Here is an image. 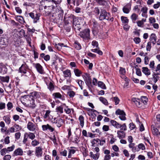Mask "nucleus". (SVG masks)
<instances>
[{"mask_svg":"<svg viewBox=\"0 0 160 160\" xmlns=\"http://www.w3.org/2000/svg\"><path fill=\"white\" fill-rule=\"evenodd\" d=\"M41 3H43V7L45 10L43 14L44 16H48L54 22H58L56 17L58 15L59 19H62L63 14V11L60 7H58L52 5V1L50 0H44Z\"/></svg>","mask_w":160,"mask_h":160,"instance_id":"obj_1","label":"nucleus"},{"mask_svg":"<svg viewBox=\"0 0 160 160\" xmlns=\"http://www.w3.org/2000/svg\"><path fill=\"white\" fill-rule=\"evenodd\" d=\"M73 27L76 32L80 31L83 25L81 19L75 18L73 19Z\"/></svg>","mask_w":160,"mask_h":160,"instance_id":"obj_2","label":"nucleus"},{"mask_svg":"<svg viewBox=\"0 0 160 160\" xmlns=\"http://www.w3.org/2000/svg\"><path fill=\"white\" fill-rule=\"evenodd\" d=\"M26 15L27 17H30L32 19L33 22L34 23L39 22V21L40 14L36 11H33L26 13Z\"/></svg>","mask_w":160,"mask_h":160,"instance_id":"obj_3","label":"nucleus"},{"mask_svg":"<svg viewBox=\"0 0 160 160\" xmlns=\"http://www.w3.org/2000/svg\"><path fill=\"white\" fill-rule=\"evenodd\" d=\"M28 69L29 67L25 62H24L19 68L18 71L21 73L26 74L25 75L26 76H28L30 75V72L28 71Z\"/></svg>","mask_w":160,"mask_h":160,"instance_id":"obj_4","label":"nucleus"},{"mask_svg":"<svg viewBox=\"0 0 160 160\" xmlns=\"http://www.w3.org/2000/svg\"><path fill=\"white\" fill-rule=\"evenodd\" d=\"M110 17V14L109 12H107L104 9H101L99 18L100 20L102 21L105 19L108 20Z\"/></svg>","mask_w":160,"mask_h":160,"instance_id":"obj_5","label":"nucleus"},{"mask_svg":"<svg viewBox=\"0 0 160 160\" xmlns=\"http://www.w3.org/2000/svg\"><path fill=\"white\" fill-rule=\"evenodd\" d=\"M26 98V99L28 100V101L27 102V103L23 102L22 101L23 104L24 105H27L29 107L31 108H34L36 106V105L35 103V101L34 99L32 97H29L28 96Z\"/></svg>","mask_w":160,"mask_h":160,"instance_id":"obj_6","label":"nucleus"},{"mask_svg":"<svg viewBox=\"0 0 160 160\" xmlns=\"http://www.w3.org/2000/svg\"><path fill=\"white\" fill-rule=\"evenodd\" d=\"M35 138V134L31 132H25L24 135V138L22 141V143L24 144H25L28 141V138L33 140Z\"/></svg>","mask_w":160,"mask_h":160,"instance_id":"obj_7","label":"nucleus"},{"mask_svg":"<svg viewBox=\"0 0 160 160\" xmlns=\"http://www.w3.org/2000/svg\"><path fill=\"white\" fill-rule=\"evenodd\" d=\"M90 31L89 29H85L80 32L79 35L81 37L84 39H88L90 38Z\"/></svg>","mask_w":160,"mask_h":160,"instance_id":"obj_8","label":"nucleus"},{"mask_svg":"<svg viewBox=\"0 0 160 160\" xmlns=\"http://www.w3.org/2000/svg\"><path fill=\"white\" fill-rule=\"evenodd\" d=\"M52 122L53 124H55L56 126L58 127H60L63 125L64 122L63 119L61 118H55L52 120Z\"/></svg>","mask_w":160,"mask_h":160,"instance_id":"obj_9","label":"nucleus"},{"mask_svg":"<svg viewBox=\"0 0 160 160\" xmlns=\"http://www.w3.org/2000/svg\"><path fill=\"white\" fill-rule=\"evenodd\" d=\"M115 114L119 115V117L121 120L124 121L126 119L125 113L123 111L118 109L116 111Z\"/></svg>","mask_w":160,"mask_h":160,"instance_id":"obj_10","label":"nucleus"},{"mask_svg":"<svg viewBox=\"0 0 160 160\" xmlns=\"http://www.w3.org/2000/svg\"><path fill=\"white\" fill-rule=\"evenodd\" d=\"M42 149L41 147H36L35 149V155L37 157L42 156Z\"/></svg>","mask_w":160,"mask_h":160,"instance_id":"obj_11","label":"nucleus"},{"mask_svg":"<svg viewBox=\"0 0 160 160\" xmlns=\"http://www.w3.org/2000/svg\"><path fill=\"white\" fill-rule=\"evenodd\" d=\"M27 128L29 131L33 132L36 129V126L33 123L29 122L27 124Z\"/></svg>","mask_w":160,"mask_h":160,"instance_id":"obj_12","label":"nucleus"},{"mask_svg":"<svg viewBox=\"0 0 160 160\" xmlns=\"http://www.w3.org/2000/svg\"><path fill=\"white\" fill-rule=\"evenodd\" d=\"M85 81L86 84L88 87L91 85L92 83V79L88 74H86L85 76Z\"/></svg>","mask_w":160,"mask_h":160,"instance_id":"obj_13","label":"nucleus"},{"mask_svg":"<svg viewBox=\"0 0 160 160\" xmlns=\"http://www.w3.org/2000/svg\"><path fill=\"white\" fill-rule=\"evenodd\" d=\"M34 65L35 67L38 72L41 74L44 73V71L43 68L39 63H37L34 64Z\"/></svg>","mask_w":160,"mask_h":160,"instance_id":"obj_14","label":"nucleus"},{"mask_svg":"<svg viewBox=\"0 0 160 160\" xmlns=\"http://www.w3.org/2000/svg\"><path fill=\"white\" fill-rule=\"evenodd\" d=\"M52 96L54 99L59 98L63 101L65 100L64 97L59 92L54 93L52 94Z\"/></svg>","mask_w":160,"mask_h":160,"instance_id":"obj_15","label":"nucleus"},{"mask_svg":"<svg viewBox=\"0 0 160 160\" xmlns=\"http://www.w3.org/2000/svg\"><path fill=\"white\" fill-rule=\"evenodd\" d=\"M22 150L20 148L16 149L13 152V156H22L23 155Z\"/></svg>","mask_w":160,"mask_h":160,"instance_id":"obj_16","label":"nucleus"},{"mask_svg":"<svg viewBox=\"0 0 160 160\" xmlns=\"http://www.w3.org/2000/svg\"><path fill=\"white\" fill-rule=\"evenodd\" d=\"M150 40L153 45H155L156 42L157 36L154 33H152L150 37Z\"/></svg>","mask_w":160,"mask_h":160,"instance_id":"obj_17","label":"nucleus"},{"mask_svg":"<svg viewBox=\"0 0 160 160\" xmlns=\"http://www.w3.org/2000/svg\"><path fill=\"white\" fill-rule=\"evenodd\" d=\"M118 137L119 139H122L125 138L126 133L124 131L121 130H118L117 132Z\"/></svg>","mask_w":160,"mask_h":160,"instance_id":"obj_18","label":"nucleus"},{"mask_svg":"<svg viewBox=\"0 0 160 160\" xmlns=\"http://www.w3.org/2000/svg\"><path fill=\"white\" fill-rule=\"evenodd\" d=\"M50 112L51 111L49 110L46 111V113L43 117V118L47 120H49L52 118V116L50 114Z\"/></svg>","mask_w":160,"mask_h":160,"instance_id":"obj_19","label":"nucleus"},{"mask_svg":"<svg viewBox=\"0 0 160 160\" xmlns=\"http://www.w3.org/2000/svg\"><path fill=\"white\" fill-rule=\"evenodd\" d=\"M110 122L112 125L115 127V128L118 129L121 128V124L117 122L116 121L114 120H111Z\"/></svg>","mask_w":160,"mask_h":160,"instance_id":"obj_20","label":"nucleus"},{"mask_svg":"<svg viewBox=\"0 0 160 160\" xmlns=\"http://www.w3.org/2000/svg\"><path fill=\"white\" fill-rule=\"evenodd\" d=\"M128 147L132 149V150L133 152H138V147L135 146L134 143H129L128 145Z\"/></svg>","mask_w":160,"mask_h":160,"instance_id":"obj_21","label":"nucleus"},{"mask_svg":"<svg viewBox=\"0 0 160 160\" xmlns=\"http://www.w3.org/2000/svg\"><path fill=\"white\" fill-rule=\"evenodd\" d=\"M31 96L29 97H32L35 98H38L40 97V95L41 93L40 92H38L36 91L33 92L31 93Z\"/></svg>","mask_w":160,"mask_h":160,"instance_id":"obj_22","label":"nucleus"},{"mask_svg":"<svg viewBox=\"0 0 160 160\" xmlns=\"http://www.w3.org/2000/svg\"><path fill=\"white\" fill-rule=\"evenodd\" d=\"M67 3L70 5L71 3V0H67ZM72 3L73 4V5L74 6H78L80 4V3L81 2V0H77L76 1V0H72Z\"/></svg>","mask_w":160,"mask_h":160,"instance_id":"obj_23","label":"nucleus"},{"mask_svg":"<svg viewBox=\"0 0 160 160\" xmlns=\"http://www.w3.org/2000/svg\"><path fill=\"white\" fill-rule=\"evenodd\" d=\"M13 89V85L11 83H10L8 86H7L5 88V91L7 92H11L12 91Z\"/></svg>","mask_w":160,"mask_h":160,"instance_id":"obj_24","label":"nucleus"},{"mask_svg":"<svg viewBox=\"0 0 160 160\" xmlns=\"http://www.w3.org/2000/svg\"><path fill=\"white\" fill-rule=\"evenodd\" d=\"M146 21V19L142 18L141 20H139L136 22L137 25L140 27H143L144 22Z\"/></svg>","mask_w":160,"mask_h":160,"instance_id":"obj_25","label":"nucleus"},{"mask_svg":"<svg viewBox=\"0 0 160 160\" xmlns=\"http://www.w3.org/2000/svg\"><path fill=\"white\" fill-rule=\"evenodd\" d=\"M132 101L135 103L137 107H139L141 106L139 99L133 98L132 99Z\"/></svg>","mask_w":160,"mask_h":160,"instance_id":"obj_26","label":"nucleus"},{"mask_svg":"<svg viewBox=\"0 0 160 160\" xmlns=\"http://www.w3.org/2000/svg\"><path fill=\"white\" fill-rule=\"evenodd\" d=\"M131 18L133 23H135L136 21L138 18V15L135 13H133L130 17Z\"/></svg>","mask_w":160,"mask_h":160,"instance_id":"obj_27","label":"nucleus"},{"mask_svg":"<svg viewBox=\"0 0 160 160\" xmlns=\"http://www.w3.org/2000/svg\"><path fill=\"white\" fill-rule=\"evenodd\" d=\"M63 74L64 75V77L65 78L66 77H71V71L69 69H67L65 71L63 72Z\"/></svg>","mask_w":160,"mask_h":160,"instance_id":"obj_28","label":"nucleus"},{"mask_svg":"<svg viewBox=\"0 0 160 160\" xmlns=\"http://www.w3.org/2000/svg\"><path fill=\"white\" fill-rule=\"evenodd\" d=\"M90 156L93 159L95 160H97L99 157V154L98 153H97L96 154H93V152H90Z\"/></svg>","mask_w":160,"mask_h":160,"instance_id":"obj_29","label":"nucleus"},{"mask_svg":"<svg viewBox=\"0 0 160 160\" xmlns=\"http://www.w3.org/2000/svg\"><path fill=\"white\" fill-rule=\"evenodd\" d=\"M142 72L146 75H149L151 73L149 69L147 67H143L142 68Z\"/></svg>","mask_w":160,"mask_h":160,"instance_id":"obj_30","label":"nucleus"},{"mask_svg":"<svg viewBox=\"0 0 160 160\" xmlns=\"http://www.w3.org/2000/svg\"><path fill=\"white\" fill-rule=\"evenodd\" d=\"M9 77L8 76L2 77L0 76V80L2 82H8L9 81Z\"/></svg>","mask_w":160,"mask_h":160,"instance_id":"obj_31","label":"nucleus"},{"mask_svg":"<svg viewBox=\"0 0 160 160\" xmlns=\"http://www.w3.org/2000/svg\"><path fill=\"white\" fill-rule=\"evenodd\" d=\"M91 51L93 52L97 53L99 55H101L102 54V52L101 51L99 50V47L96 48L95 49H91Z\"/></svg>","mask_w":160,"mask_h":160,"instance_id":"obj_32","label":"nucleus"},{"mask_svg":"<svg viewBox=\"0 0 160 160\" xmlns=\"http://www.w3.org/2000/svg\"><path fill=\"white\" fill-rule=\"evenodd\" d=\"M74 72L77 77H80L82 73V72L78 69H74Z\"/></svg>","mask_w":160,"mask_h":160,"instance_id":"obj_33","label":"nucleus"},{"mask_svg":"<svg viewBox=\"0 0 160 160\" xmlns=\"http://www.w3.org/2000/svg\"><path fill=\"white\" fill-rule=\"evenodd\" d=\"M74 47L77 50H80L81 48L80 44L77 41H75L74 44Z\"/></svg>","mask_w":160,"mask_h":160,"instance_id":"obj_34","label":"nucleus"},{"mask_svg":"<svg viewBox=\"0 0 160 160\" xmlns=\"http://www.w3.org/2000/svg\"><path fill=\"white\" fill-rule=\"evenodd\" d=\"M79 120L80 122V125L81 127L82 128L84 124V118L82 115H80L79 118Z\"/></svg>","mask_w":160,"mask_h":160,"instance_id":"obj_35","label":"nucleus"},{"mask_svg":"<svg viewBox=\"0 0 160 160\" xmlns=\"http://www.w3.org/2000/svg\"><path fill=\"white\" fill-rule=\"evenodd\" d=\"M100 101L105 105H108V103L107 100L104 98L100 97L99 98Z\"/></svg>","mask_w":160,"mask_h":160,"instance_id":"obj_36","label":"nucleus"},{"mask_svg":"<svg viewBox=\"0 0 160 160\" xmlns=\"http://www.w3.org/2000/svg\"><path fill=\"white\" fill-rule=\"evenodd\" d=\"M121 20L122 23L125 24H128L129 22V20L127 17L122 16Z\"/></svg>","mask_w":160,"mask_h":160,"instance_id":"obj_37","label":"nucleus"},{"mask_svg":"<svg viewBox=\"0 0 160 160\" xmlns=\"http://www.w3.org/2000/svg\"><path fill=\"white\" fill-rule=\"evenodd\" d=\"M3 119L5 122L8 124H9L11 122V119L10 117L8 116H4L3 117Z\"/></svg>","mask_w":160,"mask_h":160,"instance_id":"obj_38","label":"nucleus"},{"mask_svg":"<svg viewBox=\"0 0 160 160\" xmlns=\"http://www.w3.org/2000/svg\"><path fill=\"white\" fill-rule=\"evenodd\" d=\"M98 86L102 89H106L105 84L102 82L99 81L98 82Z\"/></svg>","mask_w":160,"mask_h":160,"instance_id":"obj_39","label":"nucleus"},{"mask_svg":"<svg viewBox=\"0 0 160 160\" xmlns=\"http://www.w3.org/2000/svg\"><path fill=\"white\" fill-rule=\"evenodd\" d=\"M138 152L140 149L142 150H144L145 149V145L142 143L139 144L138 145Z\"/></svg>","mask_w":160,"mask_h":160,"instance_id":"obj_40","label":"nucleus"},{"mask_svg":"<svg viewBox=\"0 0 160 160\" xmlns=\"http://www.w3.org/2000/svg\"><path fill=\"white\" fill-rule=\"evenodd\" d=\"M15 18L17 21H18L21 23H22L23 21V18L22 16H16Z\"/></svg>","mask_w":160,"mask_h":160,"instance_id":"obj_41","label":"nucleus"},{"mask_svg":"<svg viewBox=\"0 0 160 160\" xmlns=\"http://www.w3.org/2000/svg\"><path fill=\"white\" fill-rule=\"evenodd\" d=\"M56 110L57 112L60 114H62L63 112V108L61 106L57 107L56 108Z\"/></svg>","mask_w":160,"mask_h":160,"instance_id":"obj_42","label":"nucleus"},{"mask_svg":"<svg viewBox=\"0 0 160 160\" xmlns=\"http://www.w3.org/2000/svg\"><path fill=\"white\" fill-rule=\"evenodd\" d=\"M39 144V141L36 139L32 140L31 143L33 147H35L38 145Z\"/></svg>","mask_w":160,"mask_h":160,"instance_id":"obj_43","label":"nucleus"},{"mask_svg":"<svg viewBox=\"0 0 160 160\" xmlns=\"http://www.w3.org/2000/svg\"><path fill=\"white\" fill-rule=\"evenodd\" d=\"M141 7V6L139 5H135L134 7L133 10L137 12L138 13L140 12V9Z\"/></svg>","mask_w":160,"mask_h":160,"instance_id":"obj_44","label":"nucleus"},{"mask_svg":"<svg viewBox=\"0 0 160 160\" xmlns=\"http://www.w3.org/2000/svg\"><path fill=\"white\" fill-rule=\"evenodd\" d=\"M141 99L142 102L144 104H147L148 102V98L146 97L142 96L141 97Z\"/></svg>","mask_w":160,"mask_h":160,"instance_id":"obj_45","label":"nucleus"},{"mask_svg":"<svg viewBox=\"0 0 160 160\" xmlns=\"http://www.w3.org/2000/svg\"><path fill=\"white\" fill-rule=\"evenodd\" d=\"M77 82H78L81 89L82 90L83 89L82 85L84 84L83 81L81 80H77Z\"/></svg>","mask_w":160,"mask_h":160,"instance_id":"obj_46","label":"nucleus"},{"mask_svg":"<svg viewBox=\"0 0 160 160\" xmlns=\"http://www.w3.org/2000/svg\"><path fill=\"white\" fill-rule=\"evenodd\" d=\"M130 8H129L127 6H125L123 8V11L125 13H128L130 11Z\"/></svg>","mask_w":160,"mask_h":160,"instance_id":"obj_47","label":"nucleus"},{"mask_svg":"<svg viewBox=\"0 0 160 160\" xmlns=\"http://www.w3.org/2000/svg\"><path fill=\"white\" fill-rule=\"evenodd\" d=\"M68 94L70 98H73L75 96V92L72 91H70L68 92Z\"/></svg>","mask_w":160,"mask_h":160,"instance_id":"obj_48","label":"nucleus"},{"mask_svg":"<svg viewBox=\"0 0 160 160\" xmlns=\"http://www.w3.org/2000/svg\"><path fill=\"white\" fill-rule=\"evenodd\" d=\"M13 127L14 128L16 132L19 131L21 129V127L19 125L16 124H15Z\"/></svg>","mask_w":160,"mask_h":160,"instance_id":"obj_49","label":"nucleus"},{"mask_svg":"<svg viewBox=\"0 0 160 160\" xmlns=\"http://www.w3.org/2000/svg\"><path fill=\"white\" fill-rule=\"evenodd\" d=\"M48 88L50 91H52L54 89V86L52 82H50L48 85Z\"/></svg>","mask_w":160,"mask_h":160,"instance_id":"obj_50","label":"nucleus"},{"mask_svg":"<svg viewBox=\"0 0 160 160\" xmlns=\"http://www.w3.org/2000/svg\"><path fill=\"white\" fill-rule=\"evenodd\" d=\"M75 152V150L74 149H69V152L68 156V158H70L72 157V154H74Z\"/></svg>","mask_w":160,"mask_h":160,"instance_id":"obj_51","label":"nucleus"},{"mask_svg":"<svg viewBox=\"0 0 160 160\" xmlns=\"http://www.w3.org/2000/svg\"><path fill=\"white\" fill-rule=\"evenodd\" d=\"M120 130L123 131H125L127 130V127L125 123H123L122 125L121 124Z\"/></svg>","mask_w":160,"mask_h":160,"instance_id":"obj_52","label":"nucleus"},{"mask_svg":"<svg viewBox=\"0 0 160 160\" xmlns=\"http://www.w3.org/2000/svg\"><path fill=\"white\" fill-rule=\"evenodd\" d=\"M154 71L156 72L159 71V72H157L156 74H154V75H156L160 74V64H158L157 65L156 68L155 70H154Z\"/></svg>","mask_w":160,"mask_h":160,"instance_id":"obj_53","label":"nucleus"},{"mask_svg":"<svg viewBox=\"0 0 160 160\" xmlns=\"http://www.w3.org/2000/svg\"><path fill=\"white\" fill-rule=\"evenodd\" d=\"M93 12L95 14L97 15L100 13V10L98 7H95L93 9Z\"/></svg>","mask_w":160,"mask_h":160,"instance_id":"obj_54","label":"nucleus"},{"mask_svg":"<svg viewBox=\"0 0 160 160\" xmlns=\"http://www.w3.org/2000/svg\"><path fill=\"white\" fill-rule=\"evenodd\" d=\"M113 100L115 103V104L117 105L118 104L120 101V100L119 98L117 97H115L113 98Z\"/></svg>","mask_w":160,"mask_h":160,"instance_id":"obj_55","label":"nucleus"},{"mask_svg":"<svg viewBox=\"0 0 160 160\" xmlns=\"http://www.w3.org/2000/svg\"><path fill=\"white\" fill-rule=\"evenodd\" d=\"M92 24L93 29H98V24L97 22H93Z\"/></svg>","mask_w":160,"mask_h":160,"instance_id":"obj_56","label":"nucleus"},{"mask_svg":"<svg viewBox=\"0 0 160 160\" xmlns=\"http://www.w3.org/2000/svg\"><path fill=\"white\" fill-rule=\"evenodd\" d=\"M92 44L93 46V48L96 47V48H98L99 47L98 42L95 40L92 41Z\"/></svg>","mask_w":160,"mask_h":160,"instance_id":"obj_57","label":"nucleus"},{"mask_svg":"<svg viewBox=\"0 0 160 160\" xmlns=\"http://www.w3.org/2000/svg\"><path fill=\"white\" fill-rule=\"evenodd\" d=\"M152 132L154 133V134L158 135L159 134L158 130L155 127H153L152 129Z\"/></svg>","mask_w":160,"mask_h":160,"instance_id":"obj_58","label":"nucleus"},{"mask_svg":"<svg viewBox=\"0 0 160 160\" xmlns=\"http://www.w3.org/2000/svg\"><path fill=\"white\" fill-rule=\"evenodd\" d=\"M2 67V68L3 70V73H6L7 71V68L2 63V66H1Z\"/></svg>","mask_w":160,"mask_h":160,"instance_id":"obj_59","label":"nucleus"},{"mask_svg":"<svg viewBox=\"0 0 160 160\" xmlns=\"http://www.w3.org/2000/svg\"><path fill=\"white\" fill-rule=\"evenodd\" d=\"M14 148L15 146L14 145H12L11 147H8L7 149V153H8L14 150Z\"/></svg>","mask_w":160,"mask_h":160,"instance_id":"obj_60","label":"nucleus"},{"mask_svg":"<svg viewBox=\"0 0 160 160\" xmlns=\"http://www.w3.org/2000/svg\"><path fill=\"white\" fill-rule=\"evenodd\" d=\"M151 42H149L147 43L146 46V50L147 51H150L151 48Z\"/></svg>","mask_w":160,"mask_h":160,"instance_id":"obj_61","label":"nucleus"},{"mask_svg":"<svg viewBox=\"0 0 160 160\" xmlns=\"http://www.w3.org/2000/svg\"><path fill=\"white\" fill-rule=\"evenodd\" d=\"M119 72L120 74L122 75H124L126 73V70L125 69L121 67H120Z\"/></svg>","mask_w":160,"mask_h":160,"instance_id":"obj_62","label":"nucleus"},{"mask_svg":"<svg viewBox=\"0 0 160 160\" xmlns=\"http://www.w3.org/2000/svg\"><path fill=\"white\" fill-rule=\"evenodd\" d=\"M6 108V104L4 102H0V110L4 109Z\"/></svg>","mask_w":160,"mask_h":160,"instance_id":"obj_63","label":"nucleus"},{"mask_svg":"<svg viewBox=\"0 0 160 160\" xmlns=\"http://www.w3.org/2000/svg\"><path fill=\"white\" fill-rule=\"evenodd\" d=\"M155 63L154 61H152L150 62L149 65L150 68H151L152 70H154Z\"/></svg>","mask_w":160,"mask_h":160,"instance_id":"obj_64","label":"nucleus"}]
</instances>
